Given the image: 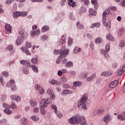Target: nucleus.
Listing matches in <instances>:
<instances>
[{
    "instance_id": "nucleus-17",
    "label": "nucleus",
    "mask_w": 125,
    "mask_h": 125,
    "mask_svg": "<svg viewBox=\"0 0 125 125\" xmlns=\"http://www.w3.org/2000/svg\"><path fill=\"white\" fill-rule=\"evenodd\" d=\"M101 75L104 77H110V76H112V72L110 71H104Z\"/></svg>"
},
{
    "instance_id": "nucleus-44",
    "label": "nucleus",
    "mask_w": 125,
    "mask_h": 125,
    "mask_svg": "<svg viewBox=\"0 0 125 125\" xmlns=\"http://www.w3.org/2000/svg\"><path fill=\"white\" fill-rule=\"evenodd\" d=\"M117 119L118 120H121V121H125V117H123L122 114H119L117 115Z\"/></svg>"
},
{
    "instance_id": "nucleus-23",
    "label": "nucleus",
    "mask_w": 125,
    "mask_h": 125,
    "mask_svg": "<svg viewBox=\"0 0 125 125\" xmlns=\"http://www.w3.org/2000/svg\"><path fill=\"white\" fill-rule=\"evenodd\" d=\"M96 77V75L95 74H93L91 76L88 77L86 79L87 82H92L94 78Z\"/></svg>"
},
{
    "instance_id": "nucleus-7",
    "label": "nucleus",
    "mask_w": 125,
    "mask_h": 125,
    "mask_svg": "<svg viewBox=\"0 0 125 125\" xmlns=\"http://www.w3.org/2000/svg\"><path fill=\"white\" fill-rule=\"evenodd\" d=\"M102 121L104 123V124L108 125V124L112 121V118L111 117V116H110L109 114H107L103 117Z\"/></svg>"
},
{
    "instance_id": "nucleus-1",
    "label": "nucleus",
    "mask_w": 125,
    "mask_h": 125,
    "mask_svg": "<svg viewBox=\"0 0 125 125\" xmlns=\"http://www.w3.org/2000/svg\"><path fill=\"white\" fill-rule=\"evenodd\" d=\"M87 104V97L85 96H83L82 98L78 104V108H83V110L86 111L87 110V107H86V104Z\"/></svg>"
},
{
    "instance_id": "nucleus-48",
    "label": "nucleus",
    "mask_w": 125,
    "mask_h": 125,
    "mask_svg": "<svg viewBox=\"0 0 125 125\" xmlns=\"http://www.w3.org/2000/svg\"><path fill=\"white\" fill-rule=\"evenodd\" d=\"M73 66V62L71 61L68 62L66 64V66L67 68H71Z\"/></svg>"
},
{
    "instance_id": "nucleus-46",
    "label": "nucleus",
    "mask_w": 125,
    "mask_h": 125,
    "mask_svg": "<svg viewBox=\"0 0 125 125\" xmlns=\"http://www.w3.org/2000/svg\"><path fill=\"white\" fill-rule=\"evenodd\" d=\"M40 108L41 112L42 113V115H44V114H45V108L46 107H43L42 106H40Z\"/></svg>"
},
{
    "instance_id": "nucleus-51",
    "label": "nucleus",
    "mask_w": 125,
    "mask_h": 125,
    "mask_svg": "<svg viewBox=\"0 0 125 125\" xmlns=\"http://www.w3.org/2000/svg\"><path fill=\"white\" fill-rule=\"evenodd\" d=\"M73 42V39L69 37L68 39V42H67V44L68 46L71 45L72 44V43Z\"/></svg>"
},
{
    "instance_id": "nucleus-61",
    "label": "nucleus",
    "mask_w": 125,
    "mask_h": 125,
    "mask_svg": "<svg viewBox=\"0 0 125 125\" xmlns=\"http://www.w3.org/2000/svg\"><path fill=\"white\" fill-rule=\"evenodd\" d=\"M7 122V120H6L5 119H3L1 120H0V125H1L2 124H5Z\"/></svg>"
},
{
    "instance_id": "nucleus-32",
    "label": "nucleus",
    "mask_w": 125,
    "mask_h": 125,
    "mask_svg": "<svg viewBox=\"0 0 125 125\" xmlns=\"http://www.w3.org/2000/svg\"><path fill=\"white\" fill-rule=\"evenodd\" d=\"M82 51V48H79V47H75L74 49L73 52L74 53H79Z\"/></svg>"
},
{
    "instance_id": "nucleus-30",
    "label": "nucleus",
    "mask_w": 125,
    "mask_h": 125,
    "mask_svg": "<svg viewBox=\"0 0 125 125\" xmlns=\"http://www.w3.org/2000/svg\"><path fill=\"white\" fill-rule=\"evenodd\" d=\"M47 31H49V27L47 25H44L42 27V33H44L45 32H46Z\"/></svg>"
},
{
    "instance_id": "nucleus-27",
    "label": "nucleus",
    "mask_w": 125,
    "mask_h": 125,
    "mask_svg": "<svg viewBox=\"0 0 125 125\" xmlns=\"http://www.w3.org/2000/svg\"><path fill=\"white\" fill-rule=\"evenodd\" d=\"M91 3L94 5L95 9L98 8V4H97V0H91Z\"/></svg>"
},
{
    "instance_id": "nucleus-52",
    "label": "nucleus",
    "mask_w": 125,
    "mask_h": 125,
    "mask_svg": "<svg viewBox=\"0 0 125 125\" xmlns=\"http://www.w3.org/2000/svg\"><path fill=\"white\" fill-rule=\"evenodd\" d=\"M2 75L4 77V78H8V76H9V74L8 72L6 71H3L2 72Z\"/></svg>"
},
{
    "instance_id": "nucleus-59",
    "label": "nucleus",
    "mask_w": 125,
    "mask_h": 125,
    "mask_svg": "<svg viewBox=\"0 0 125 125\" xmlns=\"http://www.w3.org/2000/svg\"><path fill=\"white\" fill-rule=\"evenodd\" d=\"M56 114H57V117H58V118H59L60 119H61V118H62V117L63 116V114H62L61 112H58L57 111V113Z\"/></svg>"
},
{
    "instance_id": "nucleus-11",
    "label": "nucleus",
    "mask_w": 125,
    "mask_h": 125,
    "mask_svg": "<svg viewBox=\"0 0 125 125\" xmlns=\"http://www.w3.org/2000/svg\"><path fill=\"white\" fill-rule=\"evenodd\" d=\"M47 93L50 96L51 100H54L55 99V95L53 93V91L51 89H48L47 91Z\"/></svg>"
},
{
    "instance_id": "nucleus-36",
    "label": "nucleus",
    "mask_w": 125,
    "mask_h": 125,
    "mask_svg": "<svg viewBox=\"0 0 125 125\" xmlns=\"http://www.w3.org/2000/svg\"><path fill=\"white\" fill-rule=\"evenodd\" d=\"M73 85H74V86H82V83L80 81H76L73 83Z\"/></svg>"
},
{
    "instance_id": "nucleus-4",
    "label": "nucleus",
    "mask_w": 125,
    "mask_h": 125,
    "mask_svg": "<svg viewBox=\"0 0 125 125\" xmlns=\"http://www.w3.org/2000/svg\"><path fill=\"white\" fill-rule=\"evenodd\" d=\"M82 117L80 114H77L74 117H72L68 120V122L72 125L73 124H82Z\"/></svg>"
},
{
    "instance_id": "nucleus-39",
    "label": "nucleus",
    "mask_w": 125,
    "mask_h": 125,
    "mask_svg": "<svg viewBox=\"0 0 125 125\" xmlns=\"http://www.w3.org/2000/svg\"><path fill=\"white\" fill-rule=\"evenodd\" d=\"M17 106H16V104H15V102L14 101H12L11 102V104L10 105V108H11V109H16Z\"/></svg>"
},
{
    "instance_id": "nucleus-10",
    "label": "nucleus",
    "mask_w": 125,
    "mask_h": 125,
    "mask_svg": "<svg viewBox=\"0 0 125 125\" xmlns=\"http://www.w3.org/2000/svg\"><path fill=\"white\" fill-rule=\"evenodd\" d=\"M24 40L25 38L18 36L17 39L16 41V44L17 45H20V44H21V43L24 42Z\"/></svg>"
},
{
    "instance_id": "nucleus-19",
    "label": "nucleus",
    "mask_w": 125,
    "mask_h": 125,
    "mask_svg": "<svg viewBox=\"0 0 125 125\" xmlns=\"http://www.w3.org/2000/svg\"><path fill=\"white\" fill-rule=\"evenodd\" d=\"M103 23L104 26V27H106V29L109 30L111 29V21H109L108 22H104Z\"/></svg>"
},
{
    "instance_id": "nucleus-35",
    "label": "nucleus",
    "mask_w": 125,
    "mask_h": 125,
    "mask_svg": "<svg viewBox=\"0 0 125 125\" xmlns=\"http://www.w3.org/2000/svg\"><path fill=\"white\" fill-rule=\"evenodd\" d=\"M22 71L24 75H28L29 73V69L25 67H23L22 68Z\"/></svg>"
},
{
    "instance_id": "nucleus-62",
    "label": "nucleus",
    "mask_w": 125,
    "mask_h": 125,
    "mask_svg": "<svg viewBox=\"0 0 125 125\" xmlns=\"http://www.w3.org/2000/svg\"><path fill=\"white\" fill-rule=\"evenodd\" d=\"M39 111H40L39 107H34L33 109V112L35 113H39Z\"/></svg>"
},
{
    "instance_id": "nucleus-38",
    "label": "nucleus",
    "mask_w": 125,
    "mask_h": 125,
    "mask_svg": "<svg viewBox=\"0 0 125 125\" xmlns=\"http://www.w3.org/2000/svg\"><path fill=\"white\" fill-rule=\"evenodd\" d=\"M102 38L100 37H98L97 39L95 40V42L96 43H101L102 42Z\"/></svg>"
},
{
    "instance_id": "nucleus-55",
    "label": "nucleus",
    "mask_w": 125,
    "mask_h": 125,
    "mask_svg": "<svg viewBox=\"0 0 125 125\" xmlns=\"http://www.w3.org/2000/svg\"><path fill=\"white\" fill-rule=\"evenodd\" d=\"M3 107L5 109H6L10 108V105H9V104H7L6 103H3Z\"/></svg>"
},
{
    "instance_id": "nucleus-14",
    "label": "nucleus",
    "mask_w": 125,
    "mask_h": 125,
    "mask_svg": "<svg viewBox=\"0 0 125 125\" xmlns=\"http://www.w3.org/2000/svg\"><path fill=\"white\" fill-rule=\"evenodd\" d=\"M124 72H125V64L123 65L122 68L118 69L117 76H121V75L124 74Z\"/></svg>"
},
{
    "instance_id": "nucleus-13",
    "label": "nucleus",
    "mask_w": 125,
    "mask_h": 125,
    "mask_svg": "<svg viewBox=\"0 0 125 125\" xmlns=\"http://www.w3.org/2000/svg\"><path fill=\"white\" fill-rule=\"evenodd\" d=\"M74 93V92L72 90H62V96H66V95H68V94H72Z\"/></svg>"
},
{
    "instance_id": "nucleus-64",
    "label": "nucleus",
    "mask_w": 125,
    "mask_h": 125,
    "mask_svg": "<svg viewBox=\"0 0 125 125\" xmlns=\"http://www.w3.org/2000/svg\"><path fill=\"white\" fill-rule=\"evenodd\" d=\"M39 92L40 93V94H41V95H42V94L44 93V89H42H42H40Z\"/></svg>"
},
{
    "instance_id": "nucleus-33",
    "label": "nucleus",
    "mask_w": 125,
    "mask_h": 125,
    "mask_svg": "<svg viewBox=\"0 0 125 125\" xmlns=\"http://www.w3.org/2000/svg\"><path fill=\"white\" fill-rule=\"evenodd\" d=\"M106 39L108 41H110L111 42H114V38L113 37V36L110 34H108L106 35Z\"/></svg>"
},
{
    "instance_id": "nucleus-47",
    "label": "nucleus",
    "mask_w": 125,
    "mask_h": 125,
    "mask_svg": "<svg viewBox=\"0 0 125 125\" xmlns=\"http://www.w3.org/2000/svg\"><path fill=\"white\" fill-rule=\"evenodd\" d=\"M41 40L43 41H47V40H48V37L47 36L44 35L41 36Z\"/></svg>"
},
{
    "instance_id": "nucleus-34",
    "label": "nucleus",
    "mask_w": 125,
    "mask_h": 125,
    "mask_svg": "<svg viewBox=\"0 0 125 125\" xmlns=\"http://www.w3.org/2000/svg\"><path fill=\"white\" fill-rule=\"evenodd\" d=\"M65 42V37H64V36H62L61 40H60V42H59L60 45H61V46H62L63 44H64Z\"/></svg>"
},
{
    "instance_id": "nucleus-12",
    "label": "nucleus",
    "mask_w": 125,
    "mask_h": 125,
    "mask_svg": "<svg viewBox=\"0 0 125 125\" xmlns=\"http://www.w3.org/2000/svg\"><path fill=\"white\" fill-rule=\"evenodd\" d=\"M20 63L21 65H24V66H26L27 68H29L30 66H31V63L27 61L24 60H21L20 61Z\"/></svg>"
},
{
    "instance_id": "nucleus-18",
    "label": "nucleus",
    "mask_w": 125,
    "mask_h": 125,
    "mask_svg": "<svg viewBox=\"0 0 125 125\" xmlns=\"http://www.w3.org/2000/svg\"><path fill=\"white\" fill-rule=\"evenodd\" d=\"M10 98L11 99H12V100H14L15 101H20V100H21V98H20V97L13 95H10Z\"/></svg>"
},
{
    "instance_id": "nucleus-31",
    "label": "nucleus",
    "mask_w": 125,
    "mask_h": 125,
    "mask_svg": "<svg viewBox=\"0 0 125 125\" xmlns=\"http://www.w3.org/2000/svg\"><path fill=\"white\" fill-rule=\"evenodd\" d=\"M31 62L33 64L37 65V64L39 63V60L37 58H32L31 59Z\"/></svg>"
},
{
    "instance_id": "nucleus-3",
    "label": "nucleus",
    "mask_w": 125,
    "mask_h": 125,
    "mask_svg": "<svg viewBox=\"0 0 125 125\" xmlns=\"http://www.w3.org/2000/svg\"><path fill=\"white\" fill-rule=\"evenodd\" d=\"M110 43H108L105 46V49H101L100 50V53L104 55L106 59H109L110 58V56L109 55V53H108L110 51Z\"/></svg>"
},
{
    "instance_id": "nucleus-15",
    "label": "nucleus",
    "mask_w": 125,
    "mask_h": 125,
    "mask_svg": "<svg viewBox=\"0 0 125 125\" xmlns=\"http://www.w3.org/2000/svg\"><path fill=\"white\" fill-rule=\"evenodd\" d=\"M119 83V81L115 80L113 82H112L109 85L110 88H115L118 85Z\"/></svg>"
},
{
    "instance_id": "nucleus-41",
    "label": "nucleus",
    "mask_w": 125,
    "mask_h": 125,
    "mask_svg": "<svg viewBox=\"0 0 125 125\" xmlns=\"http://www.w3.org/2000/svg\"><path fill=\"white\" fill-rule=\"evenodd\" d=\"M68 4L72 7H75V1H73V0H69L68 1Z\"/></svg>"
},
{
    "instance_id": "nucleus-26",
    "label": "nucleus",
    "mask_w": 125,
    "mask_h": 125,
    "mask_svg": "<svg viewBox=\"0 0 125 125\" xmlns=\"http://www.w3.org/2000/svg\"><path fill=\"white\" fill-rule=\"evenodd\" d=\"M28 123V120L25 117H23L21 119V123L23 125H27Z\"/></svg>"
},
{
    "instance_id": "nucleus-50",
    "label": "nucleus",
    "mask_w": 125,
    "mask_h": 125,
    "mask_svg": "<svg viewBox=\"0 0 125 125\" xmlns=\"http://www.w3.org/2000/svg\"><path fill=\"white\" fill-rule=\"evenodd\" d=\"M60 81L62 83H67V78H66V77H61Z\"/></svg>"
},
{
    "instance_id": "nucleus-53",
    "label": "nucleus",
    "mask_w": 125,
    "mask_h": 125,
    "mask_svg": "<svg viewBox=\"0 0 125 125\" xmlns=\"http://www.w3.org/2000/svg\"><path fill=\"white\" fill-rule=\"evenodd\" d=\"M69 19L70 20H75V16L73 15V12H70L69 13Z\"/></svg>"
},
{
    "instance_id": "nucleus-20",
    "label": "nucleus",
    "mask_w": 125,
    "mask_h": 125,
    "mask_svg": "<svg viewBox=\"0 0 125 125\" xmlns=\"http://www.w3.org/2000/svg\"><path fill=\"white\" fill-rule=\"evenodd\" d=\"M50 83V84H52L53 85H60V83H59V82L54 79L51 80Z\"/></svg>"
},
{
    "instance_id": "nucleus-25",
    "label": "nucleus",
    "mask_w": 125,
    "mask_h": 125,
    "mask_svg": "<svg viewBox=\"0 0 125 125\" xmlns=\"http://www.w3.org/2000/svg\"><path fill=\"white\" fill-rule=\"evenodd\" d=\"M76 26L77 28H78V29H80V30H83V29L84 28V26L82 24H81L80 21L77 22Z\"/></svg>"
},
{
    "instance_id": "nucleus-29",
    "label": "nucleus",
    "mask_w": 125,
    "mask_h": 125,
    "mask_svg": "<svg viewBox=\"0 0 125 125\" xmlns=\"http://www.w3.org/2000/svg\"><path fill=\"white\" fill-rule=\"evenodd\" d=\"M89 13L90 15H92V16H95V15H96V12H95V11L92 8H90L89 9Z\"/></svg>"
},
{
    "instance_id": "nucleus-6",
    "label": "nucleus",
    "mask_w": 125,
    "mask_h": 125,
    "mask_svg": "<svg viewBox=\"0 0 125 125\" xmlns=\"http://www.w3.org/2000/svg\"><path fill=\"white\" fill-rule=\"evenodd\" d=\"M6 86L7 87H11V89L12 91L14 92L17 88L16 87V85H15V83H14V80H10L6 83Z\"/></svg>"
},
{
    "instance_id": "nucleus-56",
    "label": "nucleus",
    "mask_w": 125,
    "mask_h": 125,
    "mask_svg": "<svg viewBox=\"0 0 125 125\" xmlns=\"http://www.w3.org/2000/svg\"><path fill=\"white\" fill-rule=\"evenodd\" d=\"M15 0H6L5 1V4H10L14 1Z\"/></svg>"
},
{
    "instance_id": "nucleus-24",
    "label": "nucleus",
    "mask_w": 125,
    "mask_h": 125,
    "mask_svg": "<svg viewBox=\"0 0 125 125\" xmlns=\"http://www.w3.org/2000/svg\"><path fill=\"white\" fill-rule=\"evenodd\" d=\"M5 28L6 31L9 32V34H11V30L12 29V27H11V25H10V24H7L5 25Z\"/></svg>"
},
{
    "instance_id": "nucleus-22",
    "label": "nucleus",
    "mask_w": 125,
    "mask_h": 125,
    "mask_svg": "<svg viewBox=\"0 0 125 125\" xmlns=\"http://www.w3.org/2000/svg\"><path fill=\"white\" fill-rule=\"evenodd\" d=\"M21 51L24 52L26 55H31V52L29 51V49L27 48H21Z\"/></svg>"
},
{
    "instance_id": "nucleus-28",
    "label": "nucleus",
    "mask_w": 125,
    "mask_h": 125,
    "mask_svg": "<svg viewBox=\"0 0 125 125\" xmlns=\"http://www.w3.org/2000/svg\"><path fill=\"white\" fill-rule=\"evenodd\" d=\"M31 67L33 72H34L35 73H39V69L36 65H35L34 64H32L31 65Z\"/></svg>"
},
{
    "instance_id": "nucleus-37",
    "label": "nucleus",
    "mask_w": 125,
    "mask_h": 125,
    "mask_svg": "<svg viewBox=\"0 0 125 125\" xmlns=\"http://www.w3.org/2000/svg\"><path fill=\"white\" fill-rule=\"evenodd\" d=\"M3 112L4 113H6V114H7V115H10L11 114H12V111L11 110L9 109V108H7L6 109H4Z\"/></svg>"
},
{
    "instance_id": "nucleus-63",
    "label": "nucleus",
    "mask_w": 125,
    "mask_h": 125,
    "mask_svg": "<svg viewBox=\"0 0 125 125\" xmlns=\"http://www.w3.org/2000/svg\"><path fill=\"white\" fill-rule=\"evenodd\" d=\"M63 88H69L70 87V85L68 84H63L62 85Z\"/></svg>"
},
{
    "instance_id": "nucleus-45",
    "label": "nucleus",
    "mask_w": 125,
    "mask_h": 125,
    "mask_svg": "<svg viewBox=\"0 0 125 125\" xmlns=\"http://www.w3.org/2000/svg\"><path fill=\"white\" fill-rule=\"evenodd\" d=\"M25 46L27 48H30V47H32V43L31 42H26Z\"/></svg>"
},
{
    "instance_id": "nucleus-2",
    "label": "nucleus",
    "mask_w": 125,
    "mask_h": 125,
    "mask_svg": "<svg viewBox=\"0 0 125 125\" xmlns=\"http://www.w3.org/2000/svg\"><path fill=\"white\" fill-rule=\"evenodd\" d=\"M54 54L55 55H58L59 54V58L62 59V57H66L69 53V49H63V50H54L53 52Z\"/></svg>"
},
{
    "instance_id": "nucleus-54",
    "label": "nucleus",
    "mask_w": 125,
    "mask_h": 125,
    "mask_svg": "<svg viewBox=\"0 0 125 125\" xmlns=\"http://www.w3.org/2000/svg\"><path fill=\"white\" fill-rule=\"evenodd\" d=\"M97 113L99 115H102V114L104 113V109H99L97 111Z\"/></svg>"
},
{
    "instance_id": "nucleus-57",
    "label": "nucleus",
    "mask_w": 125,
    "mask_h": 125,
    "mask_svg": "<svg viewBox=\"0 0 125 125\" xmlns=\"http://www.w3.org/2000/svg\"><path fill=\"white\" fill-rule=\"evenodd\" d=\"M119 45L120 47H124V46H125V43L124 41H120Z\"/></svg>"
},
{
    "instance_id": "nucleus-21",
    "label": "nucleus",
    "mask_w": 125,
    "mask_h": 125,
    "mask_svg": "<svg viewBox=\"0 0 125 125\" xmlns=\"http://www.w3.org/2000/svg\"><path fill=\"white\" fill-rule=\"evenodd\" d=\"M20 17L21 14L20 11H16L13 13V17L15 18V19H17V18Z\"/></svg>"
},
{
    "instance_id": "nucleus-60",
    "label": "nucleus",
    "mask_w": 125,
    "mask_h": 125,
    "mask_svg": "<svg viewBox=\"0 0 125 125\" xmlns=\"http://www.w3.org/2000/svg\"><path fill=\"white\" fill-rule=\"evenodd\" d=\"M69 74H70V75H71V76H76V71H74V70H71L70 72H68Z\"/></svg>"
},
{
    "instance_id": "nucleus-42",
    "label": "nucleus",
    "mask_w": 125,
    "mask_h": 125,
    "mask_svg": "<svg viewBox=\"0 0 125 125\" xmlns=\"http://www.w3.org/2000/svg\"><path fill=\"white\" fill-rule=\"evenodd\" d=\"M30 104L32 107H36V106L37 105V102L30 100Z\"/></svg>"
},
{
    "instance_id": "nucleus-5",
    "label": "nucleus",
    "mask_w": 125,
    "mask_h": 125,
    "mask_svg": "<svg viewBox=\"0 0 125 125\" xmlns=\"http://www.w3.org/2000/svg\"><path fill=\"white\" fill-rule=\"evenodd\" d=\"M52 101L49 98L45 99H42L40 102V107H43L46 108L48 104H51Z\"/></svg>"
},
{
    "instance_id": "nucleus-8",
    "label": "nucleus",
    "mask_w": 125,
    "mask_h": 125,
    "mask_svg": "<svg viewBox=\"0 0 125 125\" xmlns=\"http://www.w3.org/2000/svg\"><path fill=\"white\" fill-rule=\"evenodd\" d=\"M107 14H111V12H110V9H107L105 10V11H104L103 13V20L102 22L104 23V22H106L107 19L106 18L107 17Z\"/></svg>"
},
{
    "instance_id": "nucleus-43",
    "label": "nucleus",
    "mask_w": 125,
    "mask_h": 125,
    "mask_svg": "<svg viewBox=\"0 0 125 125\" xmlns=\"http://www.w3.org/2000/svg\"><path fill=\"white\" fill-rule=\"evenodd\" d=\"M21 17L22 16V17H26L27 15H28V12L27 11H23V12H20Z\"/></svg>"
},
{
    "instance_id": "nucleus-58",
    "label": "nucleus",
    "mask_w": 125,
    "mask_h": 125,
    "mask_svg": "<svg viewBox=\"0 0 125 125\" xmlns=\"http://www.w3.org/2000/svg\"><path fill=\"white\" fill-rule=\"evenodd\" d=\"M42 86H41V85H40V84H37L35 85V88L36 89H37V90H38V91L42 89Z\"/></svg>"
},
{
    "instance_id": "nucleus-9",
    "label": "nucleus",
    "mask_w": 125,
    "mask_h": 125,
    "mask_svg": "<svg viewBox=\"0 0 125 125\" xmlns=\"http://www.w3.org/2000/svg\"><path fill=\"white\" fill-rule=\"evenodd\" d=\"M40 34H41V30H40V29H37L36 30H32L30 32L31 38H34L35 36L38 37L40 36Z\"/></svg>"
},
{
    "instance_id": "nucleus-49",
    "label": "nucleus",
    "mask_w": 125,
    "mask_h": 125,
    "mask_svg": "<svg viewBox=\"0 0 125 125\" xmlns=\"http://www.w3.org/2000/svg\"><path fill=\"white\" fill-rule=\"evenodd\" d=\"M31 119L34 122H37V121H39L40 120V118H39V117H38L37 116H36V115L32 116Z\"/></svg>"
},
{
    "instance_id": "nucleus-16",
    "label": "nucleus",
    "mask_w": 125,
    "mask_h": 125,
    "mask_svg": "<svg viewBox=\"0 0 125 125\" xmlns=\"http://www.w3.org/2000/svg\"><path fill=\"white\" fill-rule=\"evenodd\" d=\"M18 37L25 38V29L22 28L20 29L18 31Z\"/></svg>"
},
{
    "instance_id": "nucleus-40",
    "label": "nucleus",
    "mask_w": 125,
    "mask_h": 125,
    "mask_svg": "<svg viewBox=\"0 0 125 125\" xmlns=\"http://www.w3.org/2000/svg\"><path fill=\"white\" fill-rule=\"evenodd\" d=\"M51 108L52 110H54L55 114H57V106H56L55 104L51 105Z\"/></svg>"
}]
</instances>
